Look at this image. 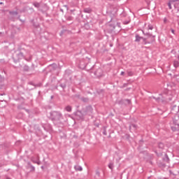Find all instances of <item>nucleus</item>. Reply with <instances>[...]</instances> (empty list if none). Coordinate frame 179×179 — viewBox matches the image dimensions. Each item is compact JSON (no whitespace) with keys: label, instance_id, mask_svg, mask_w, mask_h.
<instances>
[{"label":"nucleus","instance_id":"nucleus-14","mask_svg":"<svg viewBox=\"0 0 179 179\" xmlns=\"http://www.w3.org/2000/svg\"><path fill=\"white\" fill-rule=\"evenodd\" d=\"M55 114L56 115H59V117H62V115L61 113H58V112H55Z\"/></svg>","mask_w":179,"mask_h":179},{"label":"nucleus","instance_id":"nucleus-17","mask_svg":"<svg viewBox=\"0 0 179 179\" xmlns=\"http://www.w3.org/2000/svg\"><path fill=\"white\" fill-rule=\"evenodd\" d=\"M171 33H173V34H176L174 29H171Z\"/></svg>","mask_w":179,"mask_h":179},{"label":"nucleus","instance_id":"nucleus-27","mask_svg":"<svg viewBox=\"0 0 179 179\" xmlns=\"http://www.w3.org/2000/svg\"><path fill=\"white\" fill-rule=\"evenodd\" d=\"M178 59H179V57H178Z\"/></svg>","mask_w":179,"mask_h":179},{"label":"nucleus","instance_id":"nucleus-4","mask_svg":"<svg viewBox=\"0 0 179 179\" xmlns=\"http://www.w3.org/2000/svg\"><path fill=\"white\" fill-rule=\"evenodd\" d=\"M178 111H179V109H178V106H174L171 109V112L173 113V114H177Z\"/></svg>","mask_w":179,"mask_h":179},{"label":"nucleus","instance_id":"nucleus-1","mask_svg":"<svg viewBox=\"0 0 179 179\" xmlns=\"http://www.w3.org/2000/svg\"><path fill=\"white\" fill-rule=\"evenodd\" d=\"M178 1H170L168 3V6L169 8V9H171V5H173L175 9H176V10L178 12L179 8H178Z\"/></svg>","mask_w":179,"mask_h":179},{"label":"nucleus","instance_id":"nucleus-24","mask_svg":"<svg viewBox=\"0 0 179 179\" xmlns=\"http://www.w3.org/2000/svg\"><path fill=\"white\" fill-rule=\"evenodd\" d=\"M32 167V169L34 170V166H31Z\"/></svg>","mask_w":179,"mask_h":179},{"label":"nucleus","instance_id":"nucleus-18","mask_svg":"<svg viewBox=\"0 0 179 179\" xmlns=\"http://www.w3.org/2000/svg\"><path fill=\"white\" fill-rule=\"evenodd\" d=\"M13 58L14 61H16V57H15V55H13Z\"/></svg>","mask_w":179,"mask_h":179},{"label":"nucleus","instance_id":"nucleus-9","mask_svg":"<svg viewBox=\"0 0 179 179\" xmlns=\"http://www.w3.org/2000/svg\"><path fill=\"white\" fill-rule=\"evenodd\" d=\"M84 12H85V13H90V12H92V9H90V8H85L84 9Z\"/></svg>","mask_w":179,"mask_h":179},{"label":"nucleus","instance_id":"nucleus-8","mask_svg":"<svg viewBox=\"0 0 179 179\" xmlns=\"http://www.w3.org/2000/svg\"><path fill=\"white\" fill-rule=\"evenodd\" d=\"M66 111H68L69 113H71L72 111V107L68 106L65 108Z\"/></svg>","mask_w":179,"mask_h":179},{"label":"nucleus","instance_id":"nucleus-10","mask_svg":"<svg viewBox=\"0 0 179 179\" xmlns=\"http://www.w3.org/2000/svg\"><path fill=\"white\" fill-rule=\"evenodd\" d=\"M108 167L110 169V170H113V169H114V164L113 163H110L108 164Z\"/></svg>","mask_w":179,"mask_h":179},{"label":"nucleus","instance_id":"nucleus-22","mask_svg":"<svg viewBox=\"0 0 179 179\" xmlns=\"http://www.w3.org/2000/svg\"><path fill=\"white\" fill-rule=\"evenodd\" d=\"M127 101H128V103H130V101L129 99H127Z\"/></svg>","mask_w":179,"mask_h":179},{"label":"nucleus","instance_id":"nucleus-20","mask_svg":"<svg viewBox=\"0 0 179 179\" xmlns=\"http://www.w3.org/2000/svg\"><path fill=\"white\" fill-rule=\"evenodd\" d=\"M164 23H166V22H167V19H166V18H164Z\"/></svg>","mask_w":179,"mask_h":179},{"label":"nucleus","instance_id":"nucleus-25","mask_svg":"<svg viewBox=\"0 0 179 179\" xmlns=\"http://www.w3.org/2000/svg\"><path fill=\"white\" fill-rule=\"evenodd\" d=\"M0 5H2V2H0Z\"/></svg>","mask_w":179,"mask_h":179},{"label":"nucleus","instance_id":"nucleus-16","mask_svg":"<svg viewBox=\"0 0 179 179\" xmlns=\"http://www.w3.org/2000/svg\"><path fill=\"white\" fill-rule=\"evenodd\" d=\"M154 99L156 100V101H158V102H160V100H162V99L160 97L157 98V99L155 97H154Z\"/></svg>","mask_w":179,"mask_h":179},{"label":"nucleus","instance_id":"nucleus-13","mask_svg":"<svg viewBox=\"0 0 179 179\" xmlns=\"http://www.w3.org/2000/svg\"><path fill=\"white\" fill-rule=\"evenodd\" d=\"M83 101H84L85 103L89 101V99L87 98H83L82 99Z\"/></svg>","mask_w":179,"mask_h":179},{"label":"nucleus","instance_id":"nucleus-12","mask_svg":"<svg viewBox=\"0 0 179 179\" xmlns=\"http://www.w3.org/2000/svg\"><path fill=\"white\" fill-rule=\"evenodd\" d=\"M34 6H35V8H40V4L38 3H34Z\"/></svg>","mask_w":179,"mask_h":179},{"label":"nucleus","instance_id":"nucleus-11","mask_svg":"<svg viewBox=\"0 0 179 179\" xmlns=\"http://www.w3.org/2000/svg\"><path fill=\"white\" fill-rule=\"evenodd\" d=\"M159 148H160L161 149H163V148H164V144L160 143L159 144Z\"/></svg>","mask_w":179,"mask_h":179},{"label":"nucleus","instance_id":"nucleus-19","mask_svg":"<svg viewBox=\"0 0 179 179\" xmlns=\"http://www.w3.org/2000/svg\"><path fill=\"white\" fill-rule=\"evenodd\" d=\"M124 73H124V71H122V72L120 73V75H121V76H123Z\"/></svg>","mask_w":179,"mask_h":179},{"label":"nucleus","instance_id":"nucleus-6","mask_svg":"<svg viewBox=\"0 0 179 179\" xmlns=\"http://www.w3.org/2000/svg\"><path fill=\"white\" fill-rule=\"evenodd\" d=\"M74 169L76 171H82L83 170V169L82 168V166H79V165H76L74 166Z\"/></svg>","mask_w":179,"mask_h":179},{"label":"nucleus","instance_id":"nucleus-23","mask_svg":"<svg viewBox=\"0 0 179 179\" xmlns=\"http://www.w3.org/2000/svg\"><path fill=\"white\" fill-rule=\"evenodd\" d=\"M103 135H106V131H103Z\"/></svg>","mask_w":179,"mask_h":179},{"label":"nucleus","instance_id":"nucleus-3","mask_svg":"<svg viewBox=\"0 0 179 179\" xmlns=\"http://www.w3.org/2000/svg\"><path fill=\"white\" fill-rule=\"evenodd\" d=\"M142 38L143 39L144 43H145V41H146L145 38H143V37H141V36H139V35L136 34L135 41L137 43H139V41H141V40H142Z\"/></svg>","mask_w":179,"mask_h":179},{"label":"nucleus","instance_id":"nucleus-21","mask_svg":"<svg viewBox=\"0 0 179 179\" xmlns=\"http://www.w3.org/2000/svg\"><path fill=\"white\" fill-rule=\"evenodd\" d=\"M19 55H20V57H23V55L22 53H20Z\"/></svg>","mask_w":179,"mask_h":179},{"label":"nucleus","instance_id":"nucleus-5","mask_svg":"<svg viewBox=\"0 0 179 179\" xmlns=\"http://www.w3.org/2000/svg\"><path fill=\"white\" fill-rule=\"evenodd\" d=\"M145 30H153V25L152 24H148V28L144 29L143 30H142V32L143 33V34H145Z\"/></svg>","mask_w":179,"mask_h":179},{"label":"nucleus","instance_id":"nucleus-7","mask_svg":"<svg viewBox=\"0 0 179 179\" xmlns=\"http://www.w3.org/2000/svg\"><path fill=\"white\" fill-rule=\"evenodd\" d=\"M173 66H174V68H178L179 67V62L177 60L173 61Z\"/></svg>","mask_w":179,"mask_h":179},{"label":"nucleus","instance_id":"nucleus-2","mask_svg":"<svg viewBox=\"0 0 179 179\" xmlns=\"http://www.w3.org/2000/svg\"><path fill=\"white\" fill-rule=\"evenodd\" d=\"M171 128L173 132H176V131H178V124L177 122H174V126L171 125Z\"/></svg>","mask_w":179,"mask_h":179},{"label":"nucleus","instance_id":"nucleus-15","mask_svg":"<svg viewBox=\"0 0 179 179\" xmlns=\"http://www.w3.org/2000/svg\"><path fill=\"white\" fill-rule=\"evenodd\" d=\"M128 76H132V75H134V73H132V71H128Z\"/></svg>","mask_w":179,"mask_h":179},{"label":"nucleus","instance_id":"nucleus-26","mask_svg":"<svg viewBox=\"0 0 179 179\" xmlns=\"http://www.w3.org/2000/svg\"><path fill=\"white\" fill-rule=\"evenodd\" d=\"M1 78H0V80H1Z\"/></svg>","mask_w":179,"mask_h":179}]
</instances>
